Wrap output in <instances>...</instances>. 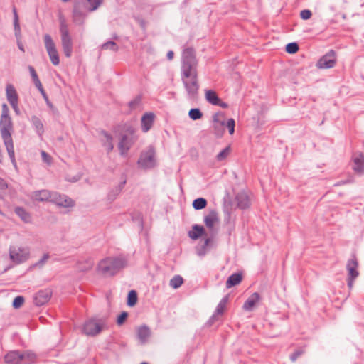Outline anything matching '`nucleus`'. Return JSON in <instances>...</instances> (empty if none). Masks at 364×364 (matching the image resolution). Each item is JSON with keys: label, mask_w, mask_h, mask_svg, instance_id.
<instances>
[{"label": "nucleus", "mask_w": 364, "mask_h": 364, "mask_svg": "<svg viewBox=\"0 0 364 364\" xmlns=\"http://www.w3.org/2000/svg\"><path fill=\"white\" fill-rule=\"evenodd\" d=\"M242 279V275L241 273H234L231 274L226 281V287L231 288L235 285H237L241 282Z\"/></svg>", "instance_id": "nucleus-31"}, {"label": "nucleus", "mask_w": 364, "mask_h": 364, "mask_svg": "<svg viewBox=\"0 0 364 364\" xmlns=\"http://www.w3.org/2000/svg\"><path fill=\"white\" fill-rule=\"evenodd\" d=\"M229 296H225L217 305L216 309L213 314L210 316L208 321V324L212 326L215 321L218 320L219 316H222L226 309V305L228 302Z\"/></svg>", "instance_id": "nucleus-13"}, {"label": "nucleus", "mask_w": 364, "mask_h": 364, "mask_svg": "<svg viewBox=\"0 0 364 364\" xmlns=\"http://www.w3.org/2000/svg\"><path fill=\"white\" fill-rule=\"evenodd\" d=\"M349 182L348 181H341L335 184V186H341Z\"/></svg>", "instance_id": "nucleus-58"}, {"label": "nucleus", "mask_w": 364, "mask_h": 364, "mask_svg": "<svg viewBox=\"0 0 364 364\" xmlns=\"http://www.w3.org/2000/svg\"><path fill=\"white\" fill-rule=\"evenodd\" d=\"M41 156L43 161H45L47 164H50L52 158L45 151H41Z\"/></svg>", "instance_id": "nucleus-52"}, {"label": "nucleus", "mask_w": 364, "mask_h": 364, "mask_svg": "<svg viewBox=\"0 0 364 364\" xmlns=\"http://www.w3.org/2000/svg\"><path fill=\"white\" fill-rule=\"evenodd\" d=\"M207 203V200L204 198H198L193 201L192 205L195 210H199L205 208Z\"/></svg>", "instance_id": "nucleus-36"}, {"label": "nucleus", "mask_w": 364, "mask_h": 364, "mask_svg": "<svg viewBox=\"0 0 364 364\" xmlns=\"http://www.w3.org/2000/svg\"><path fill=\"white\" fill-rule=\"evenodd\" d=\"M141 364H148V363H147L144 362V363H141Z\"/></svg>", "instance_id": "nucleus-61"}, {"label": "nucleus", "mask_w": 364, "mask_h": 364, "mask_svg": "<svg viewBox=\"0 0 364 364\" xmlns=\"http://www.w3.org/2000/svg\"><path fill=\"white\" fill-rule=\"evenodd\" d=\"M43 39L45 47L51 63L54 65H58L60 63V58L53 38L49 34H45Z\"/></svg>", "instance_id": "nucleus-9"}, {"label": "nucleus", "mask_w": 364, "mask_h": 364, "mask_svg": "<svg viewBox=\"0 0 364 364\" xmlns=\"http://www.w3.org/2000/svg\"><path fill=\"white\" fill-rule=\"evenodd\" d=\"M85 14L81 11V5L75 4L73 11V20L75 23L82 24L83 23Z\"/></svg>", "instance_id": "nucleus-26"}, {"label": "nucleus", "mask_w": 364, "mask_h": 364, "mask_svg": "<svg viewBox=\"0 0 364 364\" xmlns=\"http://www.w3.org/2000/svg\"><path fill=\"white\" fill-rule=\"evenodd\" d=\"M124 131L126 133L129 134L130 135V136H135L136 129L134 127H133L132 125H127L125 127Z\"/></svg>", "instance_id": "nucleus-51"}, {"label": "nucleus", "mask_w": 364, "mask_h": 364, "mask_svg": "<svg viewBox=\"0 0 364 364\" xmlns=\"http://www.w3.org/2000/svg\"><path fill=\"white\" fill-rule=\"evenodd\" d=\"M174 53L172 50H169L167 53L166 57L168 60H171L173 58Z\"/></svg>", "instance_id": "nucleus-57"}, {"label": "nucleus", "mask_w": 364, "mask_h": 364, "mask_svg": "<svg viewBox=\"0 0 364 364\" xmlns=\"http://www.w3.org/2000/svg\"><path fill=\"white\" fill-rule=\"evenodd\" d=\"M14 212L24 223H31V215L25 208L22 207H16L14 210Z\"/></svg>", "instance_id": "nucleus-28"}, {"label": "nucleus", "mask_w": 364, "mask_h": 364, "mask_svg": "<svg viewBox=\"0 0 364 364\" xmlns=\"http://www.w3.org/2000/svg\"><path fill=\"white\" fill-rule=\"evenodd\" d=\"M181 80L187 92L188 98L193 100L197 99L199 90L198 73H193L188 77L181 75Z\"/></svg>", "instance_id": "nucleus-6"}, {"label": "nucleus", "mask_w": 364, "mask_h": 364, "mask_svg": "<svg viewBox=\"0 0 364 364\" xmlns=\"http://www.w3.org/2000/svg\"><path fill=\"white\" fill-rule=\"evenodd\" d=\"M107 323L103 318H91L85 321L83 326V332L85 334L90 336L98 335L101 331L107 328Z\"/></svg>", "instance_id": "nucleus-8"}, {"label": "nucleus", "mask_w": 364, "mask_h": 364, "mask_svg": "<svg viewBox=\"0 0 364 364\" xmlns=\"http://www.w3.org/2000/svg\"><path fill=\"white\" fill-rule=\"evenodd\" d=\"M220 107H223V108H226L228 107V105L227 103L225 102H220V105H219Z\"/></svg>", "instance_id": "nucleus-59"}, {"label": "nucleus", "mask_w": 364, "mask_h": 364, "mask_svg": "<svg viewBox=\"0 0 364 364\" xmlns=\"http://www.w3.org/2000/svg\"><path fill=\"white\" fill-rule=\"evenodd\" d=\"M353 169L357 173H364V155L363 154H354L353 156Z\"/></svg>", "instance_id": "nucleus-20"}, {"label": "nucleus", "mask_w": 364, "mask_h": 364, "mask_svg": "<svg viewBox=\"0 0 364 364\" xmlns=\"http://www.w3.org/2000/svg\"><path fill=\"white\" fill-rule=\"evenodd\" d=\"M312 16V12L309 9H304L300 12V17L303 20H308Z\"/></svg>", "instance_id": "nucleus-49"}, {"label": "nucleus", "mask_w": 364, "mask_h": 364, "mask_svg": "<svg viewBox=\"0 0 364 364\" xmlns=\"http://www.w3.org/2000/svg\"><path fill=\"white\" fill-rule=\"evenodd\" d=\"M102 50H110L117 52L119 50V46L113 41H108L104 43L101 46Z\"/></svg>", "instance_id": "nucleus-38"}, {"label": "nucleus", "mask_w": 364, "mask_h": 364, "mask_svg": "<svg viewBox=\"0 0 364 364\" xmlns=\"http://www.w3.org/2000/svg\"><path fill=\"white\" fill-rule=\"evenodd\" d=\"M305 352L304 348H300L296 349L291 355H290V360L292 362H295L296 359L300 357L301 355H303Z\"/></svg>", "instance_id": "nucleus-45"}, {"label": "nucleus", "mask_w": 364, "mask_h": 364, "mask_svg": "<svg viewBox=\"0 0 364 364\" xmlns=\"http://www.w3.org/2000/svg\"><path fill=\"white\" fill-rule=\"evenodd\" d=\"M137 302V294L135 290H131L128 293L127 304L129 306H134Z\"/></svg>", "instance_id": "nucleus-37"}, {"label": "nucleus", "mask_w": 364, "mask_h": 364, "mask_svg": "<svg viewBox=\"0 0 364 364\" xmlns=\"http://www.w3.org/2000/svg\"><path fill=\"white\" fill-rule=\"evenodd\" d=\"M102 134L106 138V141L103 143V146L106 147L107 152L109 153L112 151L114 148L112 144V136L105 131H102Z\"/></svg>", "instance_id": "nucleus-34"}, {"label": "nucleus", "mask_w": 364, "mask_h": 364, "mask_svg": "<svg viewBox=\"0 0 364 364\" xmlns=\"http://www.w3.org/2000/svg\"><path fill=\"white\" fill-rule=\"evenodd\" d=\"M230 153V147L226 146L221 151H220L217 156L216 159L219 161L225 160Z\"/></svg>", "instance_id": "nucleus-41"}, {"label": "nucleus", "mask_w": 364, "mask_h": 364, "mask_svg": "<svg viewBox=\"0 0 364 364\" xmlns=\"http://www.w3.org/2000/svg\"><path fill=\"white\" fill-rule=\"evenodd\" d=\"M48 258L49 255L48 253L44 254L43 257L34 264V267H43Z\"/></svg>", "instance_id": "nucleus-50"}, {"label": "nucleus", "mask_w": 364, "mask_h": 364, "mask_svg": "<svg viewBox=\"0 0 364 364\" xmlns=\"http://www.w3.org/2000/svg\"><path fill=\"white\" fill-rule=\"evenodd\" d=\"M259 299L260 295L257 292L253 293L244 303L243 309L245 311H252Z\"/></svg>", "instance_id": "nucleus-25"}, {"label": "nucleus", "mask_w": 364, "mask_h": 364, "mask_svg": "<svg viewBox=\"0 0 364 364\" xmlns=\"http://www.w3.org/2000/svg\"><path fill=\"white\" fill-rule=\"evenodd\" d=\"M299 48L296 43H289L286 46V52L289 54H294L299 50Z\"/></svg>", "instance_id": "nucleus-42"}, {"label": "nucleus", "mask_w": 364, "mask_h": 364, "mask_svg": "<svg viewBox=\"0 0 364 364\" xmlns=\"http://www.w3.org/2000/svg\"><path fill=\"white\" fill-rule=\"evenodd\" d=\"M6 92L7 100L9 102V104L12 102L14 103L16 102H18V94L16 91V89L12 85H7Z\"/></svg>", "instance_id": "nucleus-30"}, {"label": "nucleus", "mask_w": 364, "mask_h": 364, "mask_svg": "<svg viewBox=\"0 0 364 364\" xmlns=\"http://www.w3.org/2000/svg\"><path fill=\"white\" fill-rule=\"evenodd\" d=\"M24 302V298L22 296H18L14 298L12 305L14 309H18L22 306Z\"/></svg>", "instance_id": "nucleus-47"}, {"label": "nucleus", "mask_w": 364, "mask_h": 364, "mask_svg": "<svg viewBox=\"0 0 364 364\" xmlns=\"http://www.w3.org/2000/svg\"><path fill=\"white\" fill-rule=\"evenodd\" d=\"M50 202L55 203L59 207L72 208L75 205V201L64 194H60L57 192H52Z\"/></svg>", "instance_id": "nucleus-10"}, {"label": "nucleus", "mask_w": 364, "mask_h": 364, "mask_svg": "<svg viewBox=\"0 0 364 364\" xmlns=\"http://www.w3.org/2000/svg\"><path fill=\"white\" fill-rule=\"evenodd\" d=\"M336 62V53L334 50H331L317 61L316 67L319 69L331 68L335 66Z\"/></svg>", "instance_id": "nucleus-11"}, {"label": "nucleus", "mask_w": 364, "mask_h": 364, "mask_svg": "<svg viewBox=\"0 0 364 364\" xmlns=\"http://www.w3.org/2000/svg\"><path fill=\"white\" fill-rule=\"evenodd\" d=\"M59 21L62 48L65 55L67 58H70L73 53V43L70 34L68 25L63 16H60Z\"/></svg>", "instance_id": "nucleus-5"}, {"label": "nucleus", "mask_w": 364, "mask_h": 364, "mask_svg": "<svg viewBox=\"0 0 364 364\" xmlns=\"http://www.w3.org/2000/svg\"><path fill=\"white\" fill-rule=\"evenodd\" d=\"M197 73V60L193 48H187L182 53L181 75L188 77Z\"/></svg>", "instance_id": "nucleus-3"}, {"label": "nucleus", "mask_w": 364, "mask_h": 364, "mask_svg": "<svg viewBox=\"0 0 364 364\" xmlns=\"http://www.w3.org/2000/svg\"><path fill=\"white\" fill-rule=\"evenodd\" d=\"M127 183V180L124 178L122 181L119 183V184L115 188H112L107 195V199L110 201H113L116 199L117 196L119 195L122 189L124 188L125 184Z\"/></svg>", "instance_id": "nucleus-27"}, {"label": "nucleus", "mask_w": 364, "mask_h": 364, "mask_svg": "<svg viewBox=\"0 0 364 364\" xmlns=\"http://www.w3.org/2000/svg\"><path fill=\"white\" fill-rule=\"evenodd\" d=\"M218 221V213L215 210H211L204 217V223L207 228L212 229L215 222Z\"/></svg>", "instance_id": "nucleus-29"}, {"label": "nucleus", "mask_w": 364, "mask_h": 364, "mask_svg": "<svg viewBox=\"0 0 364 364\" xmlns=\"http://www.w3.org/2000/svg\"><path fill=\"white\" fill-rule=\"evenodd\" d=\"M128 316V313L126 312V311H122L119 316L117 317V325L119 326H121L124 323V322L125 321V320L127 319Z\"/></svg>", "instance_id": "nucleus-48"}, {"label": "nucleus", "mask_w": 364, "mask_h": 364, "mask_svg": "<svg viewBox=\"0 0 364 364\" xmlns=\"http://www.w3.org/2000/svg\"><path fill=\"white\" fill-rule=\"evenodd\" d=\"M206 100L213 105H220V100L218 97L216 92L213 90H208L205 92Z\"/></svg>", "instance_id": "nucleus-32"}, {"label": "nucleus", "mask_w": 364, "mask_h": 364, "mask_svg": "<svg viewBox=\"0 0 364 364\" xmlns=\"http://www.w3.org/2000/svg\"><path fill=\"white\" fill-rule=\"evenodd\" d=\"M18 102H12V103H10L11 106L12 107L13 109L14 110V112H16V114H20V111H19V108H18Z\"/></svg>", "instance_id": "nucleus-55"}, {"label": "nucleus", "mask_w": 364, "mask_h": 364, "mask_svg": "<svg viewBox=\"0 0 364 364\" xmlns=\"http://www.w3.org/2000/svg\"><path fill=\"white\" fill-rule=\"evenodd\" d=\"M237 206L240 209H246L250 206V199L245 192H240L235 196Z\"/></svg>", "instance_id": "nucleus-22"}, {"label": "nucleus", "mask_w": 364, "mask_h": 364, "mask_svg": "<svg viewBox=\"0 0 364 364\" xmlns=\"http://www.w3.org/2000/svg\"><path fill=\"white\" fill-rule=\"evenodd\" d=\"M30 122L38 136L42 139L45 129L43 123L42 122L41 119L38 117L33 115L30 118Z\"/></svg>", "instance_id": "nucleus-21"}, {"label": "nucleus", "mask_w": 364, "mask_h": 364, "mask_svg": "<svg viewBox=\"0 0 364 364\" xmlns=\"http://www.w3.org/2000/svg\"><path fill=\"white\" fill-rule=\"evenodd\" d=\"M51 193L52 192L46 189L35 191L31 193V198L38 202H50Z\"/></svg>", "instance_id": "nucleus-17"}, {"label": "nucleus", "mask_w": 364, "mask_h": 364, "mask_svg": "<svg viewBox=\"0 0 364 364\" xmlns=\"http://www.w3.org/2000/svg\"><path fill=\"white\" fill-rule=\"evenodd\" d=\"M225 126L228 129L230 135L234 134L235 122L234 119L230 118L228 119L227 122H225Z\"/></svg>", "instance_id": "nucleus-44"}, {"label": "nucleus", "mask_w": 364, "mask_h": 364, "mask_svg": "<svg viewBox=\"0 0 364 364\" xmlns=\"http://www.w3.org/2000/svg\"><path fill=\"white\" fill-rule=\"evenodd\" d=\"M87 3L90 4V8L88 9L90 11H95L97 9L100 5L102 4V0H87Z\"/></svg>", "instance_id": "nucleus-46"}, {"label": "nucleus", "mask_w": 364, "mask_h": 364, "mask_svg": "<svg viewBox=\"0 0 364 364\" xmlns=\"http://www.w3.org/2000/svg\"><path fill=\"white\" fill-rule=\"evenodd\" d=\"M358 267V260L355 255L351 259H348L346 264V269L348 272V277L357 278L359 275V272L357 270Z\"/></svg>", "instance_id": "nucleus-19"}, {"label": "nucleus", "mask_w": 364, "mask_h": 364, "mask_svg": "<svg viewBox=\"0 0 364 364\" xmlns=\"http://www.w3.org/2000/svg\"><path fill=\"white\" fill-rule=\"evenodd\" d=\"M188 235L191 239L197 240L200 237L205 235V230L203 226L195 224L192 227V230H190Z\"/></svg>", "instance_id": "nucleus-24"}, {"label": "nucleus", "mask_w": 364, "mask_h": 364, "mask_svg": "<svg viewBox=\"0 0 364 364\" xmlns=\"http://www.w3.org/2000/svg\"><path fill=\"white\" fill-rule=\"evenodd\" d=\"M155 114L153 112H146L141 117V125L143 132L146 133L153 126Z\"/></svg>", "instance_id": "nucleus-18"}, {"label": "nucleus", "mask_w": 364, "mask_h": 364, "mask_svg": "<svg viewBox=\"0 0 364 364\" xmlns=\"http://www.w3.org/2000/svg\"><path fill=\"white\" fill-rule=\"evenodd\" d=\"M9 109L6 104L2 105V112L0 119V132L4 144L8 152L9 156L14 166L16 167L14 141L11 136L13 124L9 117Z\"/></svg>", "instance_id": "nucleus-1"}, {"label": "nucleus", "mask_w": 364, "mask_h": 364, "mask_svg": "<svg viewBox=\"0 0 364 364\" xmlns=\"http://www.w3.org/2000/svg\"><path fill=\"white\" fill-rule=\"evenodd\" d=\"M183 282V278L180 275H175L170 280V286L173 289L180 287Z\"/></svg>", "instance_id": "nucleus-39"}, {"label": "nucleus", "mask_w": 364, "mask_h": 364, "mask_svg": "<svg viewBox=\"0 0 364 364\" xmlns=\"http://www.w3.org/2000/svg\"><path fill=\"white\" fill-rule=\"evenodd\" d=\"M141 96H136L134 99H133L132 100H131L129 102V104H128L129 107L132 110L135 109L139 106V105L141 104Z\"/></svg>", "instance_id": "nucleus-43"}, {"label": "nucleus", "mask_w": 364, "mask_h": 364, "mask_svg": "<svg viewBox=\"0 0 364 364\" xmlns=\"http://www.w3.org/2000/svg\"><path fill=\"white\" fill-rule=\"evenodd\" d=\"M39 92H41V94L42 95L43 97L44 98V100H46L47 105L49 106V107H51L52 106V104L50 102L49 100H48V95L46 92V91L44 90L43 87L41 88L38 90Z\"/></svg>", "instance_id": "nucleus-54"}, {"label": "nucleus", "mask_w": 364, "mask_h": 364, "mask_svg": "<svg viewBox=\"0 0 364 364\" xmlns=\"http://www.w3.org/2000/svg\"><path fill=\"white\" fill-rule=\"evenodd\" d=\"M16 38V40H17V46H18V48L20 50H21L22 52H25V49H24V47L22 44V42H21V32L20 31V36H15Z\"/></svg>", "instance_id": "nucleus-53"}, {"label": "nucleus", "mask_w": 364, "mask_h": 364, "mask_svg": "<svg viewBox=\"0 0 364 364\" xmlns=\"http://www.w3.org/2000/svg\"><path fill=\"white\" fill-rule=\"evenodd\" d=\"M29 73L31 74L32 80L35 85V86L37 87L38 90L43 87V85L38 78V76L34 69V68L32 65H28V67Z\"/></svg>", "instance_id": "nucleus-33"}, {"label": "nucleus", "mask_w": 364, "mask_h": 364, "mask_svg": "<svg viewBox=\"0 0 364 364\" xmlns=\"http://www.w3.org/2000/svg\"><path fill=\"white\" fill-rule=\"evenodd\" d=\"M13 14H14V33L15 36H20V24H19V20H18V16L17 14V11L15 6L13 7L12 9Z\"/></svg>", "instance_id": "nucleus-35"}, {"label": "nucleus", "mask_w": 364, "mask_h": 364, "mask_svg": "<svg viewBox=\"0 0 364 364\" xmlns=\"http://www.w3.org/2000/svg\"><path fill=\"white\" fill-rule=\"evenodd\" d=\"M127 264L123 257H109L102 259L97 264V271L104 277H112Z\"/></svg>", "instance_id": "nucleus-2"}, {"label": "nucleus", "mask_w": 364, "mask_h": 364, "mask_svg": "<svg viewBox=\"0 0 364 364\" xmlns=\"http://www.w3.org/2000/svg\"><path fill=\"white\" fill-rule=\"evenodd\" d=\"M136 334L138 339L141 343L144 344L147 341L149 337L150 336L151 331L147 326L142 325L137 328Z\"/></svg>", "instance_id": "nucleus-23"}, {"label": "nucleus", "mask_w": 364, "mask_h": 364, "mask_svg": "<svg viewBox=\"0 0 364 364\" xmlns=\"http://www.w3.org/2000/svg\"><path fill=\"white\" fill-rule=\"evenodd\" d=\"M213 119L215 123L213 125L215 134L217 136L220 137L225 132L224 115L220 112L215 113L213 117Z\"/></svg>", "instance_id": "nucleus-15"}, {"label": "nucleus", "mask_w": 364, "mask_h": 364, "mask_svg": "<svg viewBox=\"0 0 364 364\" xmlns=\"http://www.w3.org/2000/svg\"><path fill=\"white\" fill-rule=\"evenodd\" d=\"M356 278L348 277V279H347V284H348V287H349L350 289H351L353 288L354 280Z\"/></svg>", "instance_id": "nucleus-56"}, {"label": "nucleus", "mask_w": 364, "mask_h": 364, "mask_svg": "<svg viewBox=\"0 0 364 364\" xmlns=\"http://www.w3.org/2000/svg\"><path fill=\"white\" fill-rule=\"evenodd\" d=\"M210 239H206L205 241V245H208L210 242Z\"/></svg>", "instance_id": "nucleus-60"}, {"label": "nucleus", "mask_w": 364, "mask_h": 364, "mask_svg": "<svg viewBox=\"0 0 364 364\" xmlns=\"http://www.w3.org/2000/svg\"><path fill=\"white\" fill-rule=\"evenodd\" d=\"M188 116L191 119L197 120L203 117V114L198 108H192L188 112Z\"/></svg>", "instance_id": "nucleus-40"}, {"label": "nucleus", "mask_w": 364, "mask_h": 364, "mask_svg": "<svg viewBox=\"0 0 364 364\" xmlns=\"http://www.w3.org/2000/svg\"><path fill=\"white\" fill-rule=\"evenodd\" d=\"M52 296V291L46 289L40 290L34 296V303L36 306H43L50 299Z\"/></svg>", "instance_id": "nucleus-16"}, {"label": "nucleus", "mask_w": 364, "mask_h": 364, "mask_svg": "<svg viewBox=\"0 0 364 364\" xmlns=\"http://www.w3.org/2000/svg\"><path fill=\"white\" fill-rule=\"evenodd\" d=\"M138 166L144 169L148 170L154 168L156 165V151L152 146H149L146 151L141 153L137 161Z\"/></svg>", "instance_id": "nucleus-7"}, {"label": "nucleus", "mask_w": 364, "mask_h": 364, "mask_svg": "<svg viewBox=\"0 0 364 364\" xmlns=\"http://www.w3.org/2000/svg\"><path fill=\"white\" fill-rule=\"evenodd\" d=\"M36 356L31 351L12 350L4 356L6 364H33Z\"/></svg>", "instance_id": "nucleus-4"}, {"label": "nucleus", "mask_w": 364, "mask_h": 364, "mask_svg": "<svg viewBox=\"0 0 364 364\" xmlns=\"http://www.w3.org/2000/svg\"><path fill=\"white\" fill-rule=\"evenodd\" d=\"M10 259L17 263H23L26 262L29 257V250L26 248H10L9 250Z\"/></svg>", "instance_id": "nucleus-12"}, {"label": "nucleus", "mask_w": 364, "mask_h": 364, "mask_svg": "<svg viewBox=\"0 0 364 364\" xmlns=\"http://www.w3.org/2000/svg\"><path fill=\"white\" fill-rule=\"evenodd\" d=\"M136 136H128L127 134H123L119 142V149L121 155H125L136 140Z\"/></svg>", "instance_id": "nucleus-14"}]
</instances>
